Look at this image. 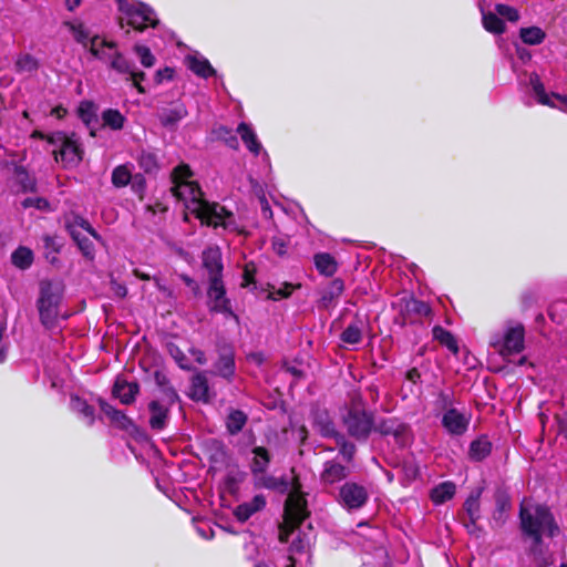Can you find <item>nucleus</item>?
<instances>
[{"label":"nucleus","instance_id":"bf43d9fd","mask_svg":"<svg viewBox=\"0 0 567 567\" xmlns=\"http://www.w3.org/2000/svg\"><path fill=\"white\" fill-rule=\"evenodd\" d=\"M132 189L134 190V193H136L140 196V198H143V193L145 189V181L142 176L136 175L133 178Z\"/></svg>","mask_w":567,"mask_h":567},{"label":"nucleus","instance_id":"bb28decb","mask_svg":"<svg viewBox=\"0 0 567 567\" xmlns=\"http://www.w3.org/2000/svg\"><path fill=\"white\" fill-rule=\"evenodd\" d=\"M316 269L326 277L333 276L338 270V262L328 252H319L313 257Z\"/></svg>","mask_w":567,"mask_h":567},{"label":"nucleus","instance_id":"72a5a7b5","mask_svg":"<svg viewBox=\"0 0 567 567\" xmlns=\"http://www.w3.org/2000/svg\"><path fill=\"white\" fill-rule=\"evenodd\" d=\"M71 410L78 413L87 424H92L94 421V409L89 405L86 401L81 398L73 395L70 400Z\"/></svg>","mask_w":567,"mask_h":567},{"label":"nucleus","instance_id":"69168bd1","mask_svg":"<svg viewBox=\"0 0 567 567\" xmlns=\"http://www.w3.org/2000/svg\"><path fill=\"white\" fill-rule=\"evenodd\" d=\"M190 353H192V355L194 357V359L196 360L197 363H199V364H205L206 363V357H205V353L202 350H199V349H192Z\"/></svg>","mask_w":567,"mask_h":567},{"label":"nucleus","instance_id":"052dcab7","mask_svg":"<svg viewBox=\"0 0 567 567\" xmlns=\"http://www.w3.org/2000/svg\"><path fill=\"white\" fill-rule=\"evenodd\" d=\"M272 248H274V250H275L278 255L282 256V255H285V254H286V250H287V244H286V241H285L284 239H281V238H274V239H272Z\"/></svg>","mask_w":567,"mask_h":567},{"label":"nucleus","instance_id":"f704fd0d","mask_svg":"<svg viewBox=\"0 0 567 567\" xmlns=\"http://www.w3.org/2000/svg\"><path fill=\"white\" fill-rule=\"evenodd\" d=\"M208 382L203 373H198L192 378L190 396L198 401L208 400Z\"/></svg>","mask_w":567,"mask_h":567},{"label":"nucleus","instance_id":"c756f323","mask_svg":"<svg viewBox=\"0 0 567 567\" xmlns=\"http://www.w3.org/2000/svg\"><path fill=\"white\" fill-rule=\"evenodd\" d=\"M492 451L491 442L485 437L474 440L468 450V457L474 462H480L487 457Z\"/></svg>","mask_w":567,"mask_h":567},{"label":"nucleus","instance_id":"e433bc0d","mask_svg":"<svg viewBox=\"0 0 567 567\" xmlns=\"http://www.w3.org/2000/svg\"><path fill=\"white\" fill-rule=\"evenodd\" d=\"M432 333L433 338L442 346L446 347L451 352L454 354L458 352L457 342L450 331L445 330L441 326H435L432 330Z\"/></svg>","mask_w":567,"mask_h":567},{"label":"nucleus","instance_id":"9d476101","mask_svg":"<svg viewBox=\"0 0 567 567\" xmlns=\"http://www.w3.org/2000/svg\"><path fill=\"white\" fill-rule=\"evenodd\" d=\"M348 433L358 439L365 440L373 429L372 414L367 412L361 403H353L343 416Z\"/></svg>","mask_w":567,"mask_h":567},{"label":"nucleus","instance_id":"6ab92c4d","mask_svg":"<svg viewBox=\"0 0 567 567\" xmlns=\"http://www.w3.org/2000/svg\"><path fill=\"white\" fill-rule=\"evenodd\" d=\"M90 52L97 59L110 64V56L116 50L114 42H107L99 37H94L90 40Z\"/></svg>","mask_w":567,"mask_h":567},{"label":"nucleus","instance_id":"9b49d317","mask_svg":"<svg viewBox=\"0 0 567 567\" xmlns=\"http://www.w3.org/2000/svg\"><path fill=\"white\" fill-rule=\"evenodd\" d=\"M164 399H156L150 402V425L153 430H163L169 419V408L177 399L176 392L172 388L163 389Z\"/></svg>","mask_w":567,"mask_h":567},{"label":"nucleus","instance_id":"2f4dec72","mask_svg":"<svg viewBox=\"0 0 567 567\" xmlns=\"http://www.w3.org/2000/svg\"><path fill=\"white\" fill-rule=\"evenodd\" d=\"M187 115V110L183 104L165 110L159 115L161 123L166 127L175 126Z\"/></svg>","mask_w":567,"mask_h":567},{"label":"nucleus","instance_id":"7c9ffc66","mask_svg":"<svg viewBox=\"0 0 567 567\" xmlns=\"http://www.w3.org/2000/svg\"><path fill=\"white\" fill-rule=\"evenodd\" d=\"M102 412L110 419V421L116 424L121 429H128L132 424L131 420L120 410H116L111 404L101 401L100 403Z\"/></svg>","mask_w":567,"mask_h":567},{"label":"nucleus","instance_id":"c85d7f7f","mask_svg":"<svg viewBox=\"0 0 567 567\" xmlns=\"http://www.w3.org/2000/svg\"><path fill=\"white\" fill-rule=\"evenodd\" d=\"M482 14V23L484 29L494 34H502L505 32V23L497 13L486 12L483 7L480 8Z\"/></svg>","mask_w":567,"mask_h":567},{"label":"nucleus","instance_id":"58836bf2","mask_svg":"<svg viewBox=\"0 0 567 567\" xmlns=\"http://www.w3.org/2000/svg\"><path fill=\"white\" fill-rule=\"evenodd\" d=\"M402 309L408 313H415L417 316H429L431 308L424 301L414 298H404L401 300Z\"/></svg>","mask_w":567,"mask_h":567},{"label":"nucleus","instance_id":"20e7f679","mask_svg":"<svg viewBox=\"0 0 567 567\" xmlns=\"http://www.w3.org/2000/svg\"><path fill=\"white\" fill-rule=\"evenodd\" d=\"M48 143L53 146L54 159L62 167H76L82 162L84 151L75 134L68 135L63 132H56L48 137Z\"/></svg>","mask_w":567,"mask_h":567},{"label":"nucleus","instance_id":"c03bdc74","mask_svg":"<svg viewBox=\"0 0 567 567\" xmlns=\"http://www.w3.org/2000/svg\"><path fill=\"white\" fill-rule=\"evenodd\" d=\"M110 66L121 74H130L134 71V65L118 51H114L110 56Z\"/></svg>","mask_w":567,"mask_h":567},{"label":"nucleus","instance_id":"5701e85b","mask_svg":"<svg viewBox=\"0 0 567 567\" xmlns=\"http://www.w3.org/2000/svg\"><path fill=\"white\" fill-rule=\"evenodd\" d=\"M266 505V499L262 495H256L250 502L237 506L235 515L240 522L247 520L256 512L262 509Z\"/></svg>","mask_w":567,"mask_h":567},{"label":"nucleus","instance_id":"4468645a","mask_svg":"<svg viewBox=\"0 0 567 567\" xmlns=\"http://www.w3.org/2000/svg\"><path fill=\"white\" fill-rule=\"evenodd\" d=\"M207 295L210 310L231 315L230 301L226 298V290L221 278L209 280Z\"/></svg>","mask_w":567,"mask_h":567},{"label":"nucleus","instance_id":"a878e982","mask_svg":"<svg viewBox=\"0 0 567 567\" xmlns=\"http://www.w3.org/2000/svg\"><path fill=\"white\" fill-rule=\"evenodd\" d=\"M482 488H476L472 491L464 502V509L470 518L472 526H475L476 522L481 518L480 498L482 495Z\"/></svg>","mask_w":567,"mask_h":567},{"label":"nucleus","instance_id":"09e8293b","mask_svg":"<svg viewBox=\"0 0 567 567\" xmlns=\"http://www.w3.org/2000/svg\"><path fill=\"white\" fill-rule=\"evenodd\" d=\"M362 339V330L357 323L349 324L341 333V340L348 344H357Z\"/></svg>","mask_w":567,"mask_h":567},{"label":"nucleus","instance_id":"f3484780","mask_svg":"<svg viewBox=\"0 0 567 567\" xmlns=\"http://www.w3.org/2000/svg\"><path fill=\"white\" fill-rule=\"evenodd\" d=\"M203 266L208 272L209 280L221 278V252L218 247H208L203 251Z\"/></svg>","mask_w":567,"mask_h":567},{"label":"nucleus","instance_id":"de8ad7c7","mask_svg":"<svg viewBox=\"0 0 567 567\" xmlns=\"http://www.w3.org/2000/svg\"><path fill=\"white\" fill-rule=\"evenodd\" d=\"M455 399L454 394L451 391H441L439 392L436 400H435V406L437 410L442 412V414L445 411H450L451 409H456L454 406Z\"/></svg>","mask_w":567,"mask_h":567},{"label":"nucleus","instance_id":"2eb2a0df","mask_svg":"<svg viewBox=\"0 0 567 567\" xmlns=\"http://www.w3.org/2000/svg\"><path fill=\"white\" fill-rule=\"evenodd\" d=\"M494 501L495 509L493 511L492 514V522L494 526L501 527L505 524L509 516V512L512 508L511 498L505 489L498 488L494 494Z\"/></svg>","mask_w":567,"mask_h":567},{"label":"nucleus","instance_id":"f8f14e48","mask_svg":"<svg viewBox=\"0 0 567 567\" xmlns=\"http://www.w3.org/2000/svg\"><path fill=\"white\" fill-rule=\"evenodd\" d=\"M369 494L363 485L355 482L344 483L338 494L339 504L348 511L361 508L368 501Z\"/></svg>","mask_w":567,"mask_h":567},{"label":"nucleus","instance_id":"13d9d810","mask_svg":"<svg viewBox=\"0 0 567 567\" xmlns=\"http://www.w3.org/2000/svg\"><path fill=\"white\" fill-rule=\"evenodd\" d=\"M145 79L144 72H136L135 70L128 74V80L133 82L134 87L138 91V93H144L145 89L141 84V82Z\"/></svg>","mask_w":567,"mask_h":567},{"label":"nucleus","instance_id":"5fc2aeb1","mask_svg":"<svg viewBox=\"0 0 567 567\" xmlns=\"http://www.w3.org/2000/svg\"><path fill=\"white\" fill-rule=\"evenodd\" d=\"M168 351H169L171 355L174 358V360L176 361V363L179 365V368H182L183 370L192 369L188 359L186 358V355L182 352V350L178 347H176L174 344H169Z\"/></svg>","mask_w":567,"mask_h":567},{"label":"nucleus","instance_id":"4c0bfd02","mask_svg":"<svg viewBox=\"0 0 567 567\" xmlns=\"http://www.w3.org/2000/svg\"><path fill=\"white\" fill-rule=\"evenodd\" d=\"M102 122L114 131L122 130L125 123V116L117 110L107 109L102 113Z\"/></svg>","mask_w":567,"mask_h":567},{"label":"nucleus","instance_id":"a18cd8bd","mask_svg":"<svg viewBox=\"0 0 567 567\" xmlns=\"http://www.w3.org/2000/svg\"><path fill=\"white\" fill-rule=\"evenodd\" d=\"M140 167L145 173H154L158 169L157 156L150 151H142L137 157Z\"/></svg>","mask_w":567,"mask_h":567},{"label":"nucleus","instance_id":"6e6552de","mask_svg":"<svg viewBox=\"0 0 567 567\" xmlns=\"http://www.w3.org/2000/svg\"><path fill=\"white\" fill-rule=\"evenodd\" d=\"M117 4L122 12L121 20L138 31H143L147 27H155L158 22L154 11L142 2L117 0Z\"/></svg>","mask_w":567,"mask_h":567},{"label":"nucleus","instance_id":"ea45409f","mask_svg":"<svg viewBox=\"0 0 567 567\" xmlns=\"http://www.w3.org/2000/svg\"><path fill=\"white\" fill-rule=\"evenodd\" d=\"M65 27L69 28V31L73 35L74 40L81 44H83L85 48H90V33L83 25V23L79 21H69L64 23Z\"/></svg>","mask_w":567,"mask_h":567},{"label":"nucleus","instance_id":"cd10ccee","mask_svg":"<svg viewBox=\"0 0 567 567\" xmlns=\"http://www.w3.org/2000/svg\"><path fill=\"white\" fill-rule=\"evenodd\" d=\"M373 427L382 435H393L394 437H401L406 432V426L395 419L382 420L378 424H373Z\"/></svg>","mask_w":567,"mask_h":567},{"label":"nucleus","instance_id":"473e14b6","mask_svg":"<svg viewBox=\"0 0 567 567\" xmlns=\"http://www.w3.org/2000/svg\"><path fill=\"white\" fill-rule=\"evenodd\" d=\"M248 416L240 410H230L226 417V427L231 435L238 434L246 425Z\"/></svg>","mask_w":567,"mask_h":567},{"label":"nucleus","instance_id":"423d86ee","mask_svg":"<svg viewBox=\"0 0 567 567\" xmlns=\"http://www.w3.org/2000/svg\"><path fill=\"white\" fill-rule=\"evenodd\" d=\"M62 299V289L59 285L49 281L40 284V296L37 302L41 323L47 328H52L60 317V303Z\"/></svg>","mask_w":567,"mask_h":567},{"label":"nucleus","instance_id":"aec40b11","mask_svg":"<svg viewBox=\"0 0 567 567\" xmlns=\"http://www.w3.org/2000/svg\"><path fill=\"white\" fill-rule=\"evenodd\" d=\"M237 133L240 135L244 144L250 153H252L255 156L261 153L262 146L250 125L240 123L237 127Z\"/></svg>","mask_w":567,"mask_h":567},{"label":"nucleus","instance_id":"f03ea898","mask_svg":"<svg viewBox=\"0 0 567 567\" xmlns=\"http://www.w3.org/2000/svg\"><path fill=\"white\" fill-rule=\"evenodd\" d=\"M519 518L523 534L532 539L530 554L540 567H548L553 561L542 549V538L555 537L559 533L551 512L547 506L524 501Z\"/></svg>","mask_w":567,"mask_h":567},{"label":"nucleus","instance_id":"1a4fd4ad","mask_svg":"<svg viewBox=\"0 0 567 567\" xmlns=\"http://www.w3.org/2000/svg\"><path fill=\"white\" fill-rule=\"evenodd\" d=\"M66 229L83 256L92 260L94 258V246L87 235L96 240H101V237L90 223L83 217L73 216V218L66 223Z\"/></svg>","mask_w":567,"mask_h":567},{"label":"nucleus","instance_id":"6e6d98bb","mask_svg":"<svg viewBox=\"0 0 567 567\" xmlns=\"http://www.w3.org/2000/svg\"><path fill=\"white\" fill-rule=\"evenodd\" d=\"M24 208L34 207L39 210H50L49 202L43 197H28L22 202Z\"/></svg>","mask_w":567,"mask_h":567},{"label":"nucleus","instance_id":"37998d69","mask_svg":"<svg viewBox=\"0 0 567 567\" xmlns=\"http://www.w3.org/2000/svg\"><path fill=\"white\" fill-rule=\"evenodd\" d=\"M11 260L16 267L27 269L33 261V252L27 247H19L12 252Z\"/></svg>","mask_w":567,"mask_h":567},{"label":"nucleus","instance_id":"338daca9","mask_svg":"<svg viewBox=\"0 0 567 567\" xmlns=\"http://www.w3.org/2000/svg\"><path fill=\"white\" fill-rule=\"evenodd\" d=\"M293 286L292 285H288L286 284L284 288H280L276 291V293L279 296V297H288L290 296L291 291L293 290Z\"/></svg>","mask_w":567,"mask_h":567},{"label":"nucleus","instance_id":"dca6fc26","mask_svg":"<svg viewBox=\"0 0 567 567\" xmlns=\"http://www.w3.org/2000/svg\"><path fill=\"white\" fill-rule=\"evenodd\" d=\"M349 474V467L338 463L337 461H328L323 464L320 480L324 486H328L343 481Z\"/></svg>","mask_w":567,"mask_h":567},{"label":"nucleus","instance_id":"3c124183","mask_svg":"<svg viewBox=\"0 0 567 567\" xmlns=\"http://www.w3.org/2000/svg\"><path fill=\"white\" fill-rule=\"evenodd\" d=\"M79 116L80 118L86 124L90 125L91 122L96 116V109L95 105L90 101H83L79 105Z\"/></svg>","mask_w":567,"mask_h":567},{"label":"nucleus","instance_id":"e2e57ef3","mask_svg":"<svg viewBox=\"0 0 567 567\" xmlns=\"http://www.w3.org/2000/svg\"><path fill=\"white\" fill-rule=\"evenodd\" d=\"M18 65L21 68H28L31 70L32 68L35 66V62L31 56L25 55L24 58H22L18 61Z\"/></svg>","mask_w":567,"mask_h":567},{"label":"nucleus","instance_id":"864d4df0","mask_svg":"<svg viewBox=\"0 0 567 567\" xmlns=\"http://www.w3.org/2000/svg\"><path fill=\"white\" fill-rule=\"evenodd\" d=\"M495 11L498 16L507 19L511 22H516L519 19V12L515 8L507 4H496Z\"/></svg>","mask_w":567,"mask_h":567},{"label":"nucleus","instance_id":"774afa93","mask_svg":"<svg viewBox=\"0 0 567 567\" xmlns=\"http://www.w3.org/2000/svg\"><path fill=\"white\" fill-rule=\"evenodd\" d=\"M553 97L561 103V109L567 111V94H553Z\"/></svg>","mask_w":567,"mask_h":567},{"label":"nucleus","instance_id":"a211bd4d","mask_svg":"<svg viewBox=\"0 0 567 567\" xmlns=\"http://www.w3.org/2000/svg\"><path fill=\"white\" fill-rule=\"evenodd\" d=\"M138 392V385L135 382H127L124 379L117 378L114 386H113V394L123 404H131L134 402L135 396Z\"/></svg>","mask_w":567,"mask_h":567},{"label":"nucleus","instance_id":"4d7b16f0","mask_svg":"<svg viewBox=\"0 0 567 567\" xmlns=\"http://www.w3.org/2000/svg\"><path fill=\"white\" fill-rule=\"evenodd\" d=\"M317 426L323 436H333L337 439L339 435L334 430V425L328 419L322 422H317Z\"/></svg>","mask_w":567,"mask_h":567},{"label":"nucleus","instance_id":"79ce46f5","mask_svg":"<svg viewBox=\"0 0 567 567\" xmlns=\"http://www.w3.org/2000/svg\"><path fill=\"white\" fill-rule=\"evenodd\" d=\"M519 35L522 41L528 45L540 44L546 37L545 32L538 27L522 28Z\"/></svg>","mask_w":567,"mask_h":567},{"label":"nucleus","instance_id":"c9c22d12","mask_svg":"<svg viewBox=\"0 0 567 567\" xmlns=\"http://www.w3.org/2000/svg\"><path fill=\"white\" fill-rule=\"evenodd\" d=\"M112 184L116 188L127 186L133 179L132 167L128 164L116 166L112 172Z\"/></svg>","mask_w":567,"mask_h":567},{"label":"nucleus","instance_id":"b1692460","mask_svg":"<svg viewBox=\"0 0 567 567\" xmlns=\"http://www.w3.org/2000/svg\"><path fill=\"white\" fill-rule=\"evenodd\" d=\"M186 62L189 70L200 78L207 79L215 74L209 61L202 55H188Z\"/></svg>","mask_w":567,"mask_h":567},{"label":"nucleus","instance_id":"a19ab883","mask_svg":"<svg viewBox=\"0 0 567 567\" xmlns=\"http://www.w3.org/2000/svg\"><path fill=\"white\" fill-rule=\"evenodd\" d=\"M529 85L532 86V90L540 104L555 106L550 96L545 92V87L536 73L530 74Z\"/></svg>","mask_w":567,"mask_h":567},{"label":"nucleus","instance_id":"393cba45","mask_svg":"<svg viewBox=\"0 0 567 567\" xmlns=\"http://www.w3.org/2000/svg\"><path fill=\"white\" fill-rule=\"evenodd\" d=\"M215 369L217 374L225 379L229 380L234 377L235 360L231 350L226 349L220 353L218 361L215 363Z\"/></svg>","mask_w":567,"mask_h":567},{"label":"nucleus","instance_id":"4be33fe9","mask_svg":"<svg viewBox=\"0 0 567 567\" xmlns=\"http://www.w3.org/2000/svg\"><path fill=\"white\" fill-rule=\"evenodd\" d=\"M252 458L250 462V470L254 476L266 473L270 463V454L267 449L262 446H256L251 451Z\"/></svg>","mask_w":567,"mask_h":567},{"label":"nucleus","instance_id":"49530a36","mask_svg":"<svg viewBox=\"0 0 567 567\" xmlns=\"http://www.w3.org/2000/svg\"><path fill=\"white\" fill-rule=\"evenodd\" d=\"M344 289L343 281L341 279H334L330 282L329 287L322 295V303L328 307L336 298H338Z\"/></svg>","mask_w":567,"mask_h":567},{"label":"nucleus","instance_id":"0eeeda50","mask_svg":"<svg viewBox=\"0 0 567 567\" xmlns=\"http://www.w3.org/2000/svg\"><path fill=\"white\" fill-rule=\"evenodd\" d=\"M524 326L515 321L507 322L503 333H493L489 338V346L504 358L522 352L524 350Z\"/></svg>","mask_w":567,"mask_h":567},{"label":"nucleus","instance_id":"39448f33","mask_svg":"<svg viewBox=\"0 0 567 567\" xmlns=\"http://www.w3.org/2000/svg\"><path fill=\"white\" fill-rule=\"evenodd\" d=\"M361 532L358 533L357 545L362 548L367 555H371L372 559L363 563L373 566H385L388 564V554L384 547V534L380 528L360 524Z\"/></svg>","mask_w":567,"mask_h":567},{"label":"nucleus","instance_id":"0e129e2a","mask_svg":"<svg viewBox=\"0 0 567 567\" xmlns=\"http://www.w3.org/2000/svg\"><path fill=\"white\" fill-rule=\"evenodd\" d=\"M173 75V70L169 68H166L164 70H158L156 72V81L162 82L163 79H171Z\"/></svg>","mask_w":567,"mask_h":567},{"label":"nucleus","instance_id":"ddd939ff","mask_svg":"<svg viewBox=\"0 0 567 567\" xmlns=\"http://www.w3.org/2000/svg\"><path fill=\"white\" fill-rule=\"evenodd\" d=\"M472 415L465 409H451L442 414L441 423L451 435H463L470 426Z\"/></svg>","mask_w":567,"mask_h":567},{"label":"nucleus","instance_id":"680f3d73","mask_svg":"<svg viewBox=\"0 0 567 567\" xmlns=\"http://www.w3.org/2000/svg\"><path fill=\"white\" fill-rule=\"evenodd\" d=\"M260 209H261V214L265 218L270 219L272 217L271 208L265 197L260 198Z\"/></svg>","mask_w":567,"mask_h":567},{"label":"nucleus","instance_id":"f257e3e1","mask_svg":"<svg viewBox=\"0 0 567 567\" xmlns=\"http://www.w3.org/2000/svg\"><path fill=\"white\" fill-rule=\"evenodd\" d=\"M193 172L186 164L176 166L172 172L173 195L181 200L186 210L198 218L202 224L224 229H235V217L231 212L217 203H209L198 184L192 181Z\"/></svg>","mask_w":567,"mask_h":567},{"label":"nucleus","instance_id":"412c9836","mask_svg":"<svg viewBox=\"0 0 567 567\" xmlns=\"http://www.w3.org/2000/svg\"><path fill=\"white\" fill-rule=\"evenodd\" d=\"M456 493V485L453 482L445 481L431 489L430 497L435 505H442L452 499Z\"/></svg>","mask_w":567,"mask_h":567},{"label":"nucleus","instance_id":"603ef678","mask_svg":"<svg viewBox=\"0 0 567 567\" xmlns=\"http://www.w3.org/2000/svg\"><path fill=\"white\" fill-rule=\"evenodd\" d=\"M337 445L339 446V453L342 455V457L350 463L353 458V455L355 453V446L354 444L347 442L343 435H338L337 437Z\"/></svg>","mask_w":567,"mask_h":567},{"label":"nucleus","instance_id":"8fccbe9b","mask_svg":"<svg viewBox=\"0 0 567 567\" xmlns=\"http://www.w3.org/2000/svg\"><path fill=\"white\" fill-rule=\"evenodd\" d=\"M133 51L144 68H152L155 64L156 59L147 47L143 44H135Z\"/></svg>","mask_w":567,"mask_h":567},{"label":"nucleus","instance_id":"7ed1b4c3","mask_svg":"<svg viewBox=\"0 0 567 567\" xmlns=\"http://www.w3.org/2000/svg\"><path fill=\"white\" fill-rule=\"evenodd\" d=\"M255 485L259 488L272 489L282 494L288 493L285 503V517L288 524L298 526L308 516L307 501L297 483L291 485L287 480L262 473L255 476Z\"/></svg>","mask_w":567,"mask_h":567}]
</instances>
